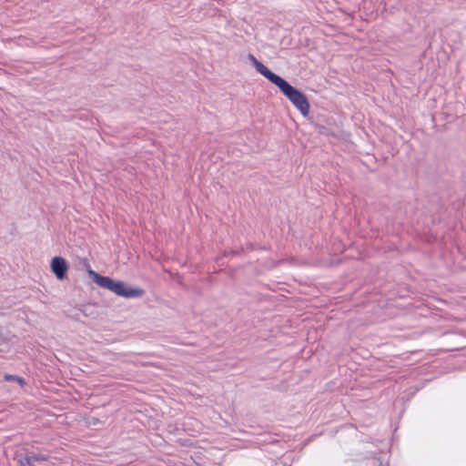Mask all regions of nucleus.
Instances as JSON below:
<instances>
[{
  "instance_id": "obj_1",
  "label": "nucleus",
  "mask_w": 466,
  "mask_h": 466,
  "mask_svg": "<svg viewBox=\"0 0 466 466\" xmlns=\"http://www.w3.org/2000/svg\"><path fill=\"white\" fill-rule=\"evenodd\" d=\"M88 274L93 281L101 288L106 289L117 296L124 298H141L145 291L140 288H132L122 281L114 280L109 277L101 276L93 269H88Z\"/></svg>"
},
{
  "instance_id": "obj_2",
  "label": "nucleus",
  "mask_w": 466,
  "mask_h": 466,
  "mask_svg": "<svg viewBox=\"0 0 466 466\" xmlns=\"http://www.w3.org/2000/svg\"><path fill=\"white\" fill-rule=\"evenodd\" d=\"M271 83L280 89V91L304 116L309 115V103L302 92L289 85L284 78L278 75L274 77Z\"/></svg>"
},
{
  "instance_id": "obj_3",
  "label": "nucleus",
  "mask_w": 466,
  "mask_h": 466,
  "mask_svg": "<svg viewBox=\"0 0 466 466\" xmlns=\"http://www.w3.org/2000/svg\"><path fill=\"white\" fill-rule=\"evenodd\" d=\"M68 264L62 257H55L51 260V270L59 280L66 279Z\"/></svg>"
},
{
  "instance_id": "obj_4",
  "label": "nucleus",
  "mask_w": 466,
  "mask_h": 466,
  "mask_svg": "<svg viewBox=\"0 0 466 466\" xmlns=\"http://www.w3.org/2000/svg\"><path fill=\"white\" fill-rule=\"evenodd\" d=\"M248 58L253 64L256 70L270 82L277 76L275 73L271 72L266 66H264L261 62H259L252 54H248Z\"/></svg>"
},
{
  "instance_id": "obj_5",
  "label": "nucleus",
  "mask_w": 466,
  "mask_h": 466,
  "mask_svg": "<svg viewBox=\"0 0 466 466\" xmlns=\"http://www.w3.org/2000/svg\"><path fill=\"white\" fill-rule=\"evenodd\" d=\"M5 380L6 381H14L18 383L21 387H24L25 385V380L22 377L16 376V375H11V374H5L4 377Z\"/></svg>"
},
{
  "instance_id": "obj_6",
  "label": "nucleus",
  "mask_w": 466,
  "mask_h": 466,
  "mask_svg": "<svg viewBox=\"0 0 466 466\" xmlns=\"http://www.w3.org/2000/svg\"><path fill=\"white\" fill-rule=\"evenodd\" d=\"M46 458L43 455H32V456L25 457L26 464H28L29 466H34L35 461H46Z\"/></svg>"
}]
</instances>
